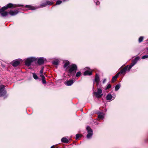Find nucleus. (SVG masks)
I'll use <instances>...</instances> for the list:
<instances>
[{"mask_svg": "<svg viewBox=\"0 0 148 148\" xmlns=\"http://www.w3.org/2000/svg\"><path fill=\"white\" fill-rule=\"evenodd\" d=\"M44 70V68L42 67L41 69V70L40 71V72L41 73V74H42L43 73Z\"/></svg>", "mask_w": 148, "mask_h": 148, "instance_id": "c756f323", "label": "nucleus"}, {"mask_svg": "<svg viewBox=\"0 0 148 148\" xmlns=\"http://www.w3.org/2000/svg\"><path fill=\"white\" fill-rule=\"evenodd\" d=\"M19 10H10L8 12V14L11 16H14L16 15L19 12Z\"/></svg>", "mask_w": 148, "mask_h": 148, "instance_id": "6e6552de", "label": "nucleus"}, {"mask_svg": "<svg viewBox=\"0 0 148 148\" xmlns=\"http://www.w3.org/2000/svg\"><path fill=\"white\" fill-rule=\"evenodd\" d=\"M69 65H70L69 62L68 61H66L64 62L63 67L66 69Z\"/></svg>", "mask_w": 148, "mask_h": 148, "instance_id": "a211bd4d", "label": "nucleus"}, {"mask_svg": "<svg viewBox=\"0 0 148 148\" xmlns=\"http://www.w3.org/2000/svg\"><path fill=\"white\" fill-rule=\"evenodd\" d=\"M20 63V62L18 60H16L12 62V65L14 66H18Z\"/></svg>", "mask_w": 148, "mask_h": 148, "instance_id": "4468645a", "label": "nucleus"}, {"mask_svg": "<svg viewBox=\"0 0 148 148\" xmlns=\"http://www.w3.org/2000/svg\"><path fill=\"white\" fill-rule=\"evenodd\" d=\"M102 91L100 88H98L97 91H94L93 93V95H94L97 98H100L103 95Z\"/></svg>", "mask_w": 148, "mask_h": 148, "instance_id": "39448f33", "label": "nucleus"}, {"mask_svg": "<svg viewBox=\"0 0 148 148\" xmlns=\"http://www.w3.org/2000/svg\"><path fill=\"white\" fill-rule=\"evenodd\" d=\"M140 57L138 56H137L132 60V63L129 66L128 69V71H129L137 63Z\"/></svg>", "mask_w": 148, "mask_h": 148, "instance_id": "20e7f679", "label": "nucleus"}, {"mask_svg": "<svg viewBox=\"0 0 148 148\" xmlns=\"http://www.w3.org/2000/svg\"><path fill=\"white\" fill-rule=\"evenodd\" d=\"M106 79H104L103 81V83H104L106 82Z\"/></svg>", "mask_w": 148, "mask_h": 148, "instance_id": "72a5a7b5", "label": "nucleus"}, {"mask_svg": "<svg viewBox=\"0 0 148 148\" xmlns=\"http://www.w3.org/2000/svg\"><path fill=\"white\" fill-rule=\"evenodd\" d=\"M55 148L54 145H53L51 147V148Z\"/></svg>", "mask_w": 148, "mask_h": 148, "instance_id": "f704fd0d", "label": "nucleus"}, {"mask_svg": "<svg viewBox=\"0 0 148 148\" xmlns=\"http://www.w3.org/2000/svg\"><path fill=\"white\" fill-rule=\"evenodd\" d=\"M33 76L34 78L35 79H38V77L37 75L35 73H33Z\"/></svg>", "mask_w": 148, "mask_h": 148, "instance_id": "4be33fe9", "label": "nucleus"}, {"mask_svg": "<svg viewBox=\"0 0 148 148\" xmlns=\"http://www.w3.org/2000/svg\"><path fill=\"white\" fill-rule=\"evenodd\" d=\"M62 3V1L60 0H58L57 1L56 3V5H58Z\"/></svg>", "mask_w": 148, "mask_h": 148, "instance_id": "393cba45", "label": "nucleus"}, {"mask_svg": "<svg viewBox=\"0 0 148 148\" xmlns=\"http://www.w3.org/2000/svg\"><path fill=\"white\" fill-rule=\"evenodd\" d=\"M4 88V86L3 85L0 86V97L4 96L6 93Z\"/></svg>", "mask_w": 148, "mask_h": 148, "instance_id": "0eeeda50", "label": "nucleus"}, {"mask_svg": "<svg viewBox=\"0 0 148 148\" xmlns=\"http://www.w3.org/2000/svg\"><path fill=\"white\" fill-rule=\"evenodd\" d=\"M84 69L85 70H89L90 69V68L87 67L86 68H85Z\"/></svg>", "mask_w": 148, "mask_h": 148, "instance_id": "473e14b6", "label": "nucleus"}, {"mask_svg": "<svg viewBox=\"0 0 148 148\" xmlns=\"http://www.w3.org/2000/svg\"><path fill=\"white\" fill-rule=\"evenodd\" d=\"M115 97H113L110 93H109L106 96V99L107 100H111L114 99Z\"/></svg>", "mask_w": 148, "mask_h": 148, "instance_id": "ddd939ff", "label": "nucleus"}, {"mask_svg": "<svg viewBox=\"0 0 148 148\" xmlns=\"http://www.w3.org/2000/svg\"><path fill=\"white\" fill-rule=\"evenodd\" d=\"M81 72L80 71H79L77 72L76 74V77H79L81 76Z\"/></svg>", "mask_w": 148, "mask_h": 148, "instance_id": "b1692460", "label": "nucleus"}, {"mask_svg": "<svg viewBox=\"0 0 148 148\" xmlns=\"http://www.w3.org/2000/svg\"><path fill=\"white\" fill-rule=\"evenodd\" d=\"M129 66L128 65L126 66L122 70H121L120 72H119L118 73H119V74L120 73H124V74H125V73L126 71L127 70H128Z\"/></svg>", "mask_w": 148, "mask_h": 148, "instance_id": "f8f14e48", "label": "nucleus"}, {"mask_svg": "<svg viewBox=\"0 0 148 148\" xmlns=\"http://www.w3.org/2000/svg\"><path fill=\"white\" fill-rule=\"evenodd\" d=\"M75 81L73 79H70L65 82L64 83L67 86H71L74 83Z\"/></svg>", "mask_w": 148, "mask_h": 148, "instance_id": "9d476101", "label": "nucleus"}, {"mask_svg": "<svg viewBox=\"0 0 148 148\" xmlns=\"http://www.w3.org/2000/svg\"><path fill=\"white\" fill-rule=\"evenodd\" d=\"M98 118L99 119H103L104 118V114L103 112H99L98 113Z\"/></svg>", "mask_w": 148, "mask_h": 148, "instance_id": "2eb2a0df", "label": "nucleus"}, {"mask_svg": "<svg viewBox=\"0 0 148 148\" xmlns=\"http://www.w3.org/2000/svg\"><path fill=\"white\" fill-rule=\"evenodd\" d=\"M38 58L35 57H30L27 58L25 61V64L28 66H29L31 63L34 61H36Z\"/></svg>", "mask_w": 148, "mask_h": 148, "instance_id": "7ed1b4c3", "label": "nucleus"}, {"mask_svg": "<svg viewBox=\"0 0 148 148\" xmlns=\"http://www.w3.org/2000/svg\"><path fill=\"white\" fill-rule=\"evenodd\" d=\"M42 82L43 84H45L46 83V81L45 80V79H42Z\"/></svg>", "mask_w": 148, "mask_h": 148, "instance_id": "7c9ffc66", "label": "nucleus"}, {"mask_svg": "<svg viewBox=\"0 0 148 148\" xmlns=\"http://www.w3.org/2000/svg\"><path fill=\"white\" fill-rule=\"evenodd\" d=\"M119 74V73H118L116 74L113 77L112 79V81L113 82L114 81H115L116 79L117 78Z\"/></svg>", "mask_w": 148, "mask_h": 148, "instance_id": "f3484780", "label": "nucleus"}, {"mask_svg": "<svg viewBox=\"0 0 148 148\" xmlns=\"http://www.w3.org/2000/svg\"><path fill=\"white\" fill-rule=\"evenodd\" d=\"M62 142L64 143H68L69 141L65 137H63L61 140Z\"/></svg>", "mask_w": 148, "mask_h": 148, "instance_id": "6ab92c4d", "label": "nucleus"}, {"mask_svg": "<svg viewBox=\"0 0 148 148\" xmlns=\"http://www.w3.org/2000/svg\"><path fill=\"white\" fill-rule=\"evenodd\" d=\"M148 58V55H145L143 56L142 57V59H145Z\"/></svg>", "mask_w": 148, "mask_h": 148, "instance_id": "a878e982", "label": "nucleus"}, {"mask_svg": "<svg viewBox=\"0 0 148 148\" xmlns=\"http://www.w3.org/2000/svg\"><path fill=\"white\" fill-rule=\"evenodd\" d=\"M111 87V85L110 84H108V85L106 87V89H108L110 88Z\"/></svg>", "mask_w": 148, "mask_h": 148, "instance_id": "bb28decb", "label": "nucleus"}, {"mask_svg": "<svg viewBox=\"0 0 148 148\" xmlns=\"http://www.w3.org/2000/svg\"><path fill=\"white\" fill-rule=\"evenodd\" d=\"M100 81L99 76L97 74H96L95 78L94 80V82H96V83L97 85H98L99 84V82Z\"/></svg>", "mask_w": 148, "mask_h": 148, "instance_id": "9b49d317", "label": "nucleus"}, {"mask_svg": "<svg viewBox=\"0 0 148 148\" xmlns=\"http://www.w3.org/2000/svg\"><path fill=\"white\" fill-rule=\"evenodd\" d=\"M46 61L45 58L41 57L38 60L37 62L38 64L40 65L44 64L45 61Z\"/></svg>", "mask_w": 148, "mask_h": 148, "instance_id": "1a4fd4ad", "label": "nucleus"}, {"mask_svg": "<svg viewBox=\"0 0 148 148\" xmlns=\"http://www.w3.org/2000/svg\"><path fill=\"white\" fill-rule=\"evenodd\" d=\"M121 85L120 84H117L115 87V90L117 91L120 88Z\"/></svg>", "mask_w": 148, "mask_h": 148, "instance_id": "aec40b11", "label": "nucleus"}, {"mask_svg": "<svg viewBox=\"0 0 148 148\" xmlns=\"http://www.w3.org/2000/svg\"><path fill=\"white\" fill-rule=\"evenodd\" d=\"M77 69V67L76 64H72L68 66L65 69V70L67 73L68 76L71 77L75 75Z\"/></svg>", "mask_w": 148, "mask_h": 148, "instance_id": "f257e3e1", "label": "nucleus"}, {"mask_svg": "<svg viewBox=\"0 0 148 148\" xmlns=\"http://www.w3.org/2000/svg\"><path fill=\"white\" fill-rule=\"evenodd\" d=\"M94 1L95 3H96V4L97 5H98L99 4V2L98 0H94Z\"/></svg>", "mask_w": 148, "mask_h": 148, "instance_id": "cd10ccee", "label": "nucleus"}, {"mask_svg": "<svg viewBox=\"0 0 148 148\" xmlns=\"http://www.w3.org/2000/svg\"><path fill=\"white\" fill-rule=\"evenodd\" d=\"M88 134L87 135L86 138L88 139L90 138L93 135V131L90 127L87 126L86 128Z\"/></svg>", "mask_w": 148, "mask_h": 148, "instance_id": "423d86ee", "label": "nucleus"}, {"mask_svg": "<svg viewBox=\"0 0 148 148\" xmlns=\"http://www.w3.org/2000/svg\"><path fill=\"white\" fill-rule=\"evenodd\" d=\"M53 3L52 1H46L44 2H42L40 5V7L33 6L29 5H26L25 7L29 9V10H33L40 8H43L45 7L47 5H51Z\"/></svg>", "mask_w": 148, "mask_h": 148, "instance_id": "f03ea898", "label": "nucleus"}, {"mask_svg": "<svg viewBox=\"0 0 148 148\" xmlns=\"http://www.w3.org/2000/svg\"><path fill=\"white\" fill-rule=\"evenodd\" d=\"M92 74V72L89 70H86L84 73V75H91Z\"/></svg>", "mask_w": 148, "mask_h": 148, "instance_id": "dca6fc26", "label": "nucleus"}, {"mask_svg": "<svg viewBox=\"0 0 148 148\" xmlns=\"http://www.w3.org/2000/svg\"><path fill=\"white\" fill-rule=\"evenodd\" d=\"M52 64L53 65H58L59 64V62L58 60H55L52 62Z\"/></svg>", "mask_w": 148, "mask_h": 148, "instance_id": "412c9836", "label": "nucleus"}, {"mask_svg": "<svg viewBox=\"0 0 148 148\" xmlns=\"http://www.w3.org/2000/svg\"><path fill=\"white\" fill-rule=\"evenodd\" d=\"M143 39V36H140L139 38L138 42L139 43L141 42Z\"/></svg>", "mask_w": 148, "mask_h": 148, "instance_id": "5701e85b", "label": "nucleus"}, {"mask_svg": "<svg viewBox=\"0 0 148 148\" xmlns=\"http://www.w3.org/2000/svg\"><path fill=\"white\" fill-rule=\"evenodd\" d=\"M79 137V135L78 134H77L76 135L75 139L76 140Z\"/></svg>", "mask_w": 148, "mask_h": 148, "instance_id": "2f4dec72", "label": "nucleus"}, {"mask_svg": "<svg viewBox=\"0 0 148 148\" xmlns=\"http://www.w3.org/2000/svg\"><path fill=\"white\" fill-rule=\"evenodd\" d=\"M40 76L41 77L42 79H45V77L44 76V75H43L42 74H41Z\"/></svg>", "mask_w": 148, "mask_h": 148, "instance_id": "c85d7f7f", "label": "nucleus"}]
</instances>
